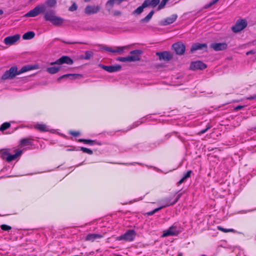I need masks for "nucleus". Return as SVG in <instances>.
Returning a JSON list of instances; mask_svg holds the SVG:
<instances>
[{
  "label": "nucleus",
  "mask_w": 256,
  "mask_h": 256,
  "mask_svg": "<svg viewBox=\"0 0 256 256\" xmlns=\"http://www.w3.org/2000/svg\"><path fill=\"white\" fill-rule=\"evenodd\" d=\"M37 66L34 65H28L23 66L19 71H18V68L16 66L11 67L8 70L5 72L2 76L3 80L12 79L16 75L21 74L24 72L36 69Z\"/></svg>",
  "instance_id": "obj_1"
},
{
  "label": "nucleus",
  "mask_w": 256,
  "mask_h": 256,
  "mask_svg": "<svg viewBox=\"0 0 256 256\" xmlns=\"http://www.w3.org/2000/svg\"><path fill=\"white\" fill-rule=\"evenodd\" d=\"M56 4V0H46L45 3L36 6L34 9L30 10L25 14L26 17H35L39 14L46 12L48 7L52 8Z\"/></svg>",
  "instance_id": "obj_2"
},
{
  "label": "nucleus",
  "mask_w": 256,
  "mask_h": 256,
  "mask_svg": "<svg viewBox=\"0 0 256 256\" xmlns=\"http://www.w3.org/2000/svg\"><path fill=\"white\" fill-rule=\"evenodd\" d=\"M142 52L140 50H136L130 52V56L126 57H119L117 60L122 62H136L140 60V55L142 54Z\"/></svg>",
  "instance_id": "obj_3"
},
{
  "label": "nucleus",
  "mask_w": 256,
  "mask_h": 256,
  "mask_svg": "<svg viewBox=\"0 0 256 256\" xmlns=\"http://www.w3.org/2000/svg\"><path fill=\"white\" fill-rule=\"evenodd\" d=\"M136 233L134 230H128L125 234L117 238L118 240H124L126 241H132L134 240Z\"/></svg>",
  "instance_id": "obj_4"
},
{
  "label": "nucleus",
  "mask_w": 256,
  "mask_h": 256,
  "mask_svg": "<svg viewBox=\"0 0 256 256\" xmlns=\"http://www.w3.org/2000/svg\"><path fill=\"white\" fill-rule=\"evenodd\" d=\"M247 24V22L246 20H238L235 25L232 28V30L235 33L238 32L246 28Z\"/></svg>",
  "instance_id": "obj_5"
},
{
  "label": "nucleus",
  "mask_w": 256,
  "mask_h": 256,
  "mask_svg": "<svg viewBox=\"0 0 256 256\" xmlns=\"http://www.w3.org/2000/svg\"><path fill=\"white\" fill-rule=\"evenodd\" d=\"M181 196H182V194H178L176 196V197L175 198V200L174 201L172 202L168 200V198H166V206H160V208H155L153 210L146 213V214L148 215V216H152V215L154 214H155L156 212H158L159 210H160L162 208H164V207L167 206H171V205L174 204H176L178 201L179 198H180Z\"/></svg>",
  "instance_id": "obj_6"
},
{
  "label": "nucleus",
  "mask_w": 256,
  "mask_h": 256,
  "mask_svg": "<svg viewBox=\"0 0 256 256\" xmlns=\"http://www.w3.org/2000/svg\"><path fill=\"white\" fill-rule=\"evenodd\" d=\"M74 63L73 60L68 56H62L60 58L56 60L54 62H50V65L58 64L60 65L64 64H72Z\"/></svg>",
  "instance_id": "obj_7"
},
{
  "label": "nucleus",
  "mask_w": 256,
  "mask_h": 256,
  "mask_svg": "<svg viewBox=\"0 0 256 256\" xmlns=\"http://www.w3.org/2000/svg\"><path fill=\"white\" fill-rule=\"evenodd\" d=\"M172 48L178 55L183 54L186 50L185 45L182 42H178L172 45Z\"/></svg>",
  "instance_id": "obj_8"
},
{
  "label": "nucleus",
  "mask_w": 256,
  "mask_h": 256,
  "mask_svg": "<svg viewBox=\"0 0 256 256\" xmlns=\"http://www.w3.org/2000/svg\"><path fill=\"white\" fill-rule=\"evenodd\" d=\"M99 66L109 72H114L120 71L122 66L119 64H115L112 66H104L102 64H99Z\"/></svg>",
  "instance_id": "obj_9"
},
{
  "label": "nucleus",
  "mask_w": 256,
  "mask_h": 256,
  "mask_svg": "<svg viewBox=\"0 0 256 256\" xmlns=\"http://www.w3.org/2000/svg\"><path fill=\"white\" fill-rule=\"evenodd\" d=\"M20 37V36L19 34L6 37L4 39V42L6 45L10 46L14 44L16 42L19 40Z\"/></svg>",
  "instance_id": "obj_10"
},
{
  "label": "nucleus",
  "mask_w": 256,
  "mask_h": 256,
  "mask_svg": "<svg viewBox=\"0 0 256 256\" xmlns=\"http://www.w3.org/2000/svg\"><path fill=\"white\" fill-rule=\"evenodd\" d=\"M156 54L158 56L160 60L168 62L172 58V54L168 51L158 52H156Z\"/></svg>",
  "instance_id": "obj_11"
},
{
  "label": "nucleus",
  "mask_w": 256,
  "mask_h": 256,
  "mask_svg": "<svg viewBox=\"0 0 256 256\" xmlns=\"http://www.w3.org/2000/svg\"><path fill=\"white\" fill-rule=\"evenodd\" d=\"M100 10V7L98 6L88 5L84 9V12L88 15L96 14Z\"/></svg>",
  "instance_id": "obj_12"
},
{
  "label": "nucleus",
  "mask_w": 256,
  "mask_h": 256,
  "mask_svg": "<svg viewBox=\"0 0 256 256\" xmlns=\"http://www.w3.org/2000/svg\"><path fill=\"white\" fill-rule=\"evenodd\" d=\"M206 68V65L201 61L192 62L190 65V69L192 70H204Z\"/></svg>",
  "instance_id": "obj_13"
},
{
  "label": "nucleus",
  "mask_w": 256,
  "mask_h": 256,
  "mask_svg": "<svg viewBox=\"0 0 256 256\" xmlns=\"http://www.w3.org/2000/svg\"><path fill=\"white\" fill-rule=\"evenodd\" d=\"M210 48L215 51L223 50L227 48L228 44L226 42L212 43L210 44Z\"/></svg>",
  "instance_id": "obj_14"
},
{
  "label": "nucleus",
  "mask_w": 256,
  "mask_h": 256,
  "mask_svg": "<svg viewBox=\"0 0 256 256\" xmlns=\"http://www.w3.org/2000/svg\"><path fill=\"white\" fill-rule=\"evenodd\" d=\"M44 18L46 21H50L56 16V12L54 10H47L44 12Z\"/></svg>",
  "instance_id": "obj_15"
},
{
  "label": "nucleus",
  "mask_w": 256,
  "mask_h": 256,
  "mask_svg": "<svg viewBox=\"0 0 256 256\" xmlns=\"http://www.w3.org/2000/svg\"><path fill=\"white\" fill-rule=\"evenodd\" d=\"M178 16L176 14H172L170 17L166 18L164 20L160 22L162 26H167L173 23L176 20Z\"/></svg>",
  "instance_id": "obj_16"
},
{
  "label": "nucleus",
  "mask_w": 256,
  "mask_h": 256,
  "mask_svg": "<svg viewBox=\"0 0 256 256\" xmlns=\"http://www.w3.org/2000/svg\"><path fill=\"white\" fill-rule=\"evenodd\" d=\"M176 228L174 226H172L168 230L164 232L162 236L163 237H166L170 236L176 235Z\"/></svg>",
  "instance_id": "obj_17"
},
{
  "label": "nucleus",
  "mask_w": 256,
  "mask_h": 256,
  "mask_svg": "<svg viewBox=\"0 0 256 256\" xmlns=\"http://www.w3.org/2000/svg\"><path fill=\"white\" fill-rule=\"evenodd\" d=\"M207 46L206 44L196 43L194 44L190 48V52H194V51L198 50H202L203 48H206Z\"/></svg>",
  "instance_id": "obj_18"
},
{
  "label": "nucleus",
  "mask_w": 256,
  "mask_h": 256,
  "mask_svg": "<svg viewBox=\"0 0 256 256\" xmlns=\"http://www.w3.org/2000/svg\"><path fill=\"white\" fill-rule=\"evenodd\" d=\"M22 154V151L21 150H18L15 154H8V157H7V161L8 162H10L15 159H16L18 156H20Z\"/></svg>",
  "instance_id": "obj_19"
},
{
  "label": "nucleus",
  "mask_w": 256,
  "mask_h": 256,
  "mask_svg": "<svg viewBox=\"0 0 256 256\" xmlns=\"http://www.w3.org/2000/svg\"><path fill=\"white\" fill-rule=\"evenodd\" d=\"M146 7H148V4H146V2H144L142 6L138 7L136 10H135L132 12V14H140L142 12L144 11V9Z\"/></svg>",
  "instance_id": "obj_20"
},
{
  "label": "nucleus",
  "mask_w": 256,
  "mask_h": 256,
  "mask_svg": "<svg viewBox=\"0 0 256 256\" xmlns=\"http://www.w3.org/2000/svg\"><path fill=\"white\" fill-rule=\"evenodd\" d=\"M78 142H84L86 144H88L90 145H92L94 144H97L98 145H101V143L100 142H97L95 140H86V139H83V138H80L78 140Z\"/></svg>",
  "instance_id": "obj_21"
},
{
  "label": "nucleus",
  "mask_w": 256,
  "mask_h": 256,
  "mask_svg": "<svg viewBox=\"0 0 256 256\" xmlns=\"http://www.w3.org/2000/svg\"><path fill=\"white\" fill-rule=\"evenodd\" d=\"M50 22L54 25L58 26L61 25L63 23L64 20L62 18H61L60 17L56 16L53 19H52V20L50 21Z\"/></svg>",
  "instance_id": "obj_22"
},
{
  "label": "nucleus",
  "mask_w": 256,
  "mask_h": 256,
  "mask_svg": "<svg viewBox=\"0 0 256 256\" xmlns=\"http://www.w3.org/2000/svg\"><path fill=\"white\" fill-rule=\"evenodd\" d=\"M144 2L148 4V7L152 6V8H154L159 4L160 0H145Z\"/></svg>",
  "instance_id": "obj_23"
},
{
  "label": "nucleus",
  "mask_w": 256,
  "mask_h": 256,
  "mask_svg": "<svg viewBox=\"0 0 256 256\" xmlns=\"http://www.w3.org/2000/svg\"><path fill=\"white\" fill-rule=\"evenodd\" d=\"M60 66H52L46 68V71L51 74H54L57 73L61 68Z\"/></svg>",
  "instance_id": "obj_24"
},
{
  "label": "nucleus",
  "mask_w": 256,
  "mask_h": 256,
  "mask_svg": "<svg viewBox=\"0 0 256 256\" xmlns=\"http://www.w3.org/2000/svg\"><path fill=\"white\" fill-rule=\"evenodd\" d=\"M102 237V236L98 234H89L86 236V240L94 241V240H95L97 238H101Z\"/></svg>",
  "instance_id": "obj_25"
},
{
  "label": "nucleus",
  "mask_w": 256,
  "mask_h": 256,
  "mask_svg": "<svg viewBox=\"0 0 256 256\" xmlns=\"http://www.w3.org/2000/svg\"><path fill=\"white\" fill-rule=\"evenodd\" d=\"M35 36V33L32 31H29L25 33L22 36L24 40H31Z\"/></svg>",
  "instance_id": "obj_26"
},
{
  "label": "nucleus",
  "mask_w": 256,
  "mask_h": 256,
  "mask_svg": "<svg viewBox=\"0 0 256 256\" xmlns=\"http://www.w3.org/2000/svg\"><path fill=\"white\" fill-rule=\"evenodd\" d=\"M154 12V10H152L151 12H150V13L146 17H144V18L140 20V22L141 23L148 22L152 18Z\"/></svg>",
  "instance_id": "obj_27"
},
{
  "label": "nucleus",
  "mask_w": 256,
  "mask_h": 256,
  "mask_svg": "<svg viewBox=\"0 0 256 256\" xmlns=\"http://www.w3.org/2000/svg\"><path fill=\"white\" fill-rule=\"evenodd\" d=\"M32 139L29 138H23L20 141V144L22 146L32 145Z\"/></svg>",
  "instance_id": "obj_28"
},
{
  "label": "nucleus",
  "mask_w": 256,
  "mask_h": 256,
  "mask_svg": "<svg viewBox=\"0 0 256 256\" xmlns=\"http://www.w3.org/2000/svg\"><path fill=\"white\" fill-rule=\"evenodd\" d=\"M192 173V170H188L187 172L184 174V176L182 178L181 180L178 182V184H180L182 182H184V180L190 176L191 174Z\"/></svg>",
  "instance_id": "obj_29"
},
{
  "label": "nucleus",
  "mask_w": 256,
  "mask_h": 256,
  "mask_svg": "<svg viewBox=\"0 0 256 256\" xmlns=\"http://www.w3.org/2000/svg\"><path fill=\"white\" fill-rule=\"evenodd\" d=\"M34 128L40 132L47 131V126L46 124H38L34 126Z\"/></svg>",
  "instance_id": "obj_30"
},
{
  "label": "nucleus",
  "mask_w": 256,
  "mask_h": 256,
  "mask_svg": "<svg viewBox=\"0 0 256 256\" xmlns=\"http://www.w3.org/2000/svg\"><path fill=\"white\" fill-rule=\"evenodd\" d=\"M9 152L6 149H3L0 150V157L2 159H6L7 160Z\"/></svg>",
  "instance_id": "obj_31"
},
{
  "label": "nucleus",
  "mask_w": 256,
  "mask_h": 256,
  "mask_svg": "<svg viewBox=\"0 0 256 256\" xmlns=\"http://www.w3.org/2000/svg\"><path fill=\"white\" fill-rule=\"evenodd\" d=\"M68 76H69L68 78L72 80H76L82 77V75L80 74H68Z\"/></svg>",
  "instance_id": "obj_32"
},
{
  "label": "nucleus",
  "mask_w": 256,
  "mask_h": 256,
  "mask_svg": "<svg viewBox=\"0 0 256 256\" xmlns=\"http://www.w3.org/2000/svg\"><path fill=\"white\" fill-rule=\"evenodd\" d=\"M10 126V124L9 122H4L2 124V126L0 127V131H4L8 128Z\"/></svg>",
  "instance_id": "obj_33"
},
{
  "label": "nucleus",
  "mask_w": 256,
  "mask_h": 256,
  "mask_svg": "<svg viewBox=\"0 0 256 256\" xmlns=\"http://www.w3.org/2000/svg\"><path fill=\"white\" fill-rule=\"evenodd\" d=\"M94 53L92 51H86L85 52V56L84 58V60H90L93 56Z\"/></svg>",
  "instance_id": "obj_34"
},
{
  "label": "nucleus",
  "mask_w": 256,
  "mask_h": 256,
  "mask_svg": "<svg viewBox=\"0 0 256 256\" xmlns=\"http://www.w3.org/2000/svg\"><path fill=\"white\" fill-rule=\"evenodd\" d=\"M218 229L222 232H234V229H226V228H223L222 227H221L220 226H218Z\"/></svg>",
  "instance_id": "obj_35"
},
{
  "label": "nucleus",
  "mask_w": 256,
  "mask_h": 256,
  "mask_svg": "<svg viewBox=\"0 0 256 256\" xmlns=\"http://www.w3.org/2000/svg\"><path fill=\"white\" fill-rule=\"evenodd\" d=\"M169 0H162V2H160V4L158 5V10H160L162 8H163L165 5L166 4V2L168 1Z\"/></svg>",
  "instance_id": "obj_36"
},
{
  "label": "nucleus",
  "mask_w": 256,
  "mask_h": 256,
  "mask_svg": "<svg viewBox=\"0 0 256 256\" xmlns=\"http://www.w3.org/2000/svg\"><path fill=\"white\" fill-rule=\"evenodd\" d=\"M80 150L84 152L87 153L89 154H93V152L91 150L86 148L81 147Z\"/></svg>",
  "instance_id": "obj_37"
},
{
  "label": "nucleus",
  "mask_w": 256,
  "mask_h": 256,
  "mask_svg": "<svg viewBox=\"0 0 256 256\" xmlns=\"http://www.w3.org/2000/svg\"><path fill=\"white\" fill-rule=\"evenodd\" d=\"M78 6L75 2H74L72 4L69 8L68 10L70 12H74L77 10Z\"/></svg>",
  "instance_id": "obj_38"
},
{
  "label": "nucleus",
  "mask_w": 256,
  "mask_h": 256,
  "mask_svg": "<svg viewBox=\"0 0 256 256\" xmlns=\"http://www.w3.org/2000/svg\"><path fill=\"white\" fill-rule=\"evenodd\" d=\"M0 227L3 230L5 231H8L12 229L11 226L6 224H2Z\"/></svg>",
  "instance_id": "obj_39"
},
{
  "label": "nucleus",
  "mask_w": 256,
  "mask_h": 256,
  "mask_svg": "<svg viewBox=\"0 0 256 256\" xmlns=\"http://www.w3.org/2000/svg\"><path fill=\"white\" fill-rule=\"evenodd\" d=\"M210 128H211V126L208 124L207 125L206 128H205L204 130H200L198 132V134H203L206 132Z\"/></svg>",
  "instance_id": "obj_40"
},
{
  "label": "nucleus",
  "mask_w": 256,
  "mask_h": 256,
  "mask_svg": "<svg viewBox=\"0 0 256 256\" xmlns=\"http://www.w3.org/2000/svg\"><path fill=\"white\" fill-rule=\"evenodd\" d=\"M69 76H68V74H66L62 75V76H60V77H59L57 79V82H60V80H62V79L68 78Z\"/></svg>",
  "instance_id": "obj_41"
},
{
  "label": "nucleus",
  "mask_w": 256,
  "mask_h": 256,
  "mask_svg": "<svg viewBox=\"0 0 256 256\" xmlns=\"http://www.w3.org/2000/svg\"><path fill=\"white\" fill-rule=\"evenodd\" d=\"M114 2V0H108L106 3V6H109L110 7L113 8Z\"/></svg>",
  "instance_id": "obj_42"
},
{
  "label": "nucleus",
  "mask_w": 256,
  "mask_h": 256,
  "mask_svg": "<svg viewBox=\"0 0 256 256\" xmlns=\"http://www.w3.org/2000/svg\"><path fill=\"white\" fill-rule=\"evenodd\" d=\"M104 50L107 52H118V50H113L110 47H105L104 48Z\"/></svg>",
  "instance_id": "obj_43"
},
{
  "label": "nucleus",
  "mask_w": 256,
  "mask_h": 256,
  "mask_svg": "<svg viewBox=\"0 0 256 256\" xmlns=\"http://www.w3.org/2000/svg\"><path fill=\"white\" fill-rule=\"evenodd\" d=\"M219 0H212L209 4H208L206 8H210L212 5L216 4Z\"/></svg>",
  "instance_id": "obj_44"
},
{
  "label": "nucleus",
  "mask_w": 256,
  "mask_h": 256,
  "mask_svg": "<svg viewBox=\"0 0 256 256\" xmlns=\"http://www.w3.org/2000/svg\"><path fill=\"white\" fill-rule=\"evenodd\" d=\"M70 134L74 136H78L80 135L79 132L71 131Z\"/></svg>",
  "instance_id": "obj_45"
},
{
  "label": "nucleus",
  "mask_w": 256,
  "mask_h": 256,
  "mask_svg": "<svg viewBox=\"0 0 256 256\" xmlns=\"http://www.w3.org/2000/svg\"><path fill=\"white\" fill-rule=\"evenodd\" d=\"M112 13L114 16H120L122 14L121 12L118 10L114 11Z\"/></svg>",
  "instance_id": "obj_46"
},
{
  "label": "nucleus",
  "mask_w": 256,
  "mask_h": 256,
  "mask_svg": "<svg viewBox=\"0 0 256 256\" xmlns=\"http://www.w3.org/2000/svg\"><path fill=\"white\" fill-rule=\"evenodd\" d=\"M62 42L66 44H84L83 42H66L64 40H62Z\"/></svg>",
  "instance_id": "obj_47"
},
{
  "label": "nucleus",
  "mask_w": 256,
  "mask_h": 256,
  "mask_svg": "<svg viewBox=\"0 0 256 256\" xmlns=\"http://www.w3.org/2000/svg\"><path fill=\"white\" fill-rule=\"evenodd\" d=\"M248 100H252L256 99V94H254L253 96H250L247 98Z\"/></svg>",
  "instance_id": "obj_48"
},
{
  "label": "nucleus",
  "mask_w": 256,
  "mask_h": 256,
  "mask_svg": "<svg viewBox=\"0 0 256 256\" xmlns=\"http://www.w3.org/2000/svg\"><path fill=\"white\" fill-rule=\"evenodd\" d=\"M126 0H114V2L116 3V4L119 5L122 2L126 1Z\"/></svg>",
  "instance_id": "obj_49"
},
{
  "label": "nucleus",
  "mask_w": 256,
  "mask_h": 256,
  "mask_svg": "<svg viewBox=\"0 0 256 256\" xmlns=\"http://www.w3.org/2000/svg\"><path fill=\"white\" fill-rule=\"evenodd\" d=\"M244 107V106H238L234 108V110H241L242 108Z\"/></svg>",
  "instance_id": "obj_50"
},
{
  "label": "nucleus",
  "mask_w": 256,
  "mask_h": 256,
  "mask_svg": "<svg viewBox=\"0 0 256 256\" xmlns=\"http://www.w3.org/2000/svg\"><path fill=\"white\" fill-rule=\"evenodd\" d=\"M124 48H120V47H118L117 48L118 49L117 50H118V52H122L123 51H124Z\"/></svg>",
  "instance_id": "obj_51"
},
{
  "label": "nucleus",
  "mask_w": 256,
  "mask_h": 256,
  "mask_svg": "<svg viewBox=\"0 0 256 256\" xmlns=\"http://www.w3.org/2000/svg\"><path fill=\"white\" fill-rule=\"evenodd\" d=\"M106 8L107 10L110 13L112 8L110 7L109 6H106Z\"/></svg>",
  "instance_id": "obj_52"
},
{
  "label": "nucleus",
  "mask_w": 256,
  "mask_h": 256,
  "mask_svg": "<svg viewBox=\"0 0 256 256\" xmlns=\"http://www.w3.org/2000/svg\"><path fill=\"white\" fill-rule=\"evenodd\" d=\"M254 54V52H253V51H252V50H250V51L248 52H246V54H247V55H248V54Z\"/></svg>",
  "instance_id": "obj_53"
},
{
  "label": "nucleus",
  "mask_w": 256,
  "mask_h": 256,
  "mask_svg": "<svg viewBox=\"0 0 256 256\" xmlns=\"http://www.w3.org/2000/svg\"><path fill=\"white\" fill-rule=\"evenodd\" d=\"M3 14V11L2 10H0V15Z\"/></svg>",
  "instance_id": "obj_54"
},
{
  "label": "nucleus",
  "mask_w": 256,
  "mask_h": 256,
  "mask_svg": "<svg viewBox=\"0 0 256 256\" xmlns=\"http://www.w3.org/2000/svg\"><path fill=\"white\" fill-rule=\"evenodd\" d=\"M90 0H84V1L85 2H90Z\"/></svg>",
  "instance_id": "obj_55"
},
{
  "label": "nucleus",
  "mask_w": 256,
  "mask_h": 256,
  "mask_svg": "<svg viewBox=\"0 0 256 256\" xmlns=\"http://www.w3.org/2000/svg\"><path fill=\"white\" fill-rule=\"evenodd\" d=\"M84 56H80V58H82V59H84Z\"/></svg>",
  "instance_id": "obj_56"
}]
</instances>
